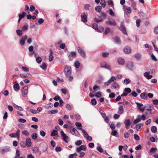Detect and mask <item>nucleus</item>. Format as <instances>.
Segmentation results:
<instances>
[{
	"instance_id": "e2e57ef3",
	"label": "nucleus",
	"mask_w": 158,
	"mask_h": 158,
	"mask_svg": "<svg viewBox=\"0 0 158 158\" xmlns=\"http://www.w3.org/2000/svg\"><path fill=\"white\" fill-rule=\"evenodd\" d=\"M109 14L113 16H114L115 15L114 12L111 9L109 10Z\"/></svg>"
},
{
	"instance_id": "13d9d810",
	"label": "nucleus",
	"mask_w": 158,
	"mask_h": 158,
	"mask_svg": "<svg viewBox=\"0 0 158 158\" xmlns=\"http://www.w3.org/2000/svg\"><path fill=\"white\" fill-rule=\"evenodd\" d=\"M119 117L120 115L119 114H114L113 117L114 119H116L118 118Z\"/></svg>"
},
{
	"instance_id": "79ce46f5",
	"label": "nucleus",
	"mask_w": 158,
	"mask_h": 158,
	"mask_svg": "<svg viewBox=\"0 0 158 158\" xmlns=\"http://www.w3.org/2000/svg\"><path fill=\"white\" fill-rule=\"evenodd\" d=\"M36 60L38 63H40L41 62L42 59L40 57H38L36 58Z\"/></svg>"
},
{
	"instance_id": "6e6552de",
	"label": "nucleus",
	"mask_w": 158,
	"mask_h": 158,
	"mask_svg": "<svg viewBox=\"0 0 158 158\" xmlns=\"http://www.w3.org/2000/svg\"><path fill=\"white\" fill-rule=\"evenodd\" d=\"M77 50L81 56L83 57H85L86 54L85 51L83 50L81 48L78 47Z\"/></svg>"
},
{
	"instance_id": "0eeeda50",
	"label": "nucleus",
	"mask_w": 158,
	"mask_h": 158,
	"mask_svg": "<svg viewBox=\"0 0 158 158\" xmlns=\"http://www.w3.org/2000/svg\"><path fill=\"white\" fill-rule=\"evenodd\" d=\"M28 87L25 86L23 87L21 89L22 95L25 97L28 93Z\"/></svg>"
},
{
	"instance_id": "052dcab7",
	"label": "nucleus",
	"mask_w": 158,
	"mask_h": 158,
	"mask_svg": "<svg viewBox=\"0 0 158 158\" xmlns=\"http://www.w3.org/2000/svg\"><path fill=\"white\" fill-rule=\"evenodd\" d=\"M97 150L101 153L103 152V149L100 147L98 146L97 148Z\"/></svg>"
},
{
	"instance_id": "a211bd4d",
	"label": "nucleus",
	"mask_w": 158,
	"mask_h": 158,
	"mask_svg": "<svg viewBox=\"0 0 158 158\" xmlns=\"http://www.w3.org/2000/svg\"><path fill=\"white\" fill-rule=\"evenodd\" d=\"M20 76L21 78H23L30 77H31V75L30 73H27L25 75L21 74L20 75Z\"/></svg>"
},
{
	"instance_id": "e433bc0d",
	"label": "nucleus",
	"mask_w": 158,
	"mask_h": 158,
	"mask_svg": "<svg viewBox=\"0 0 158 158\" xmlns=\"http://www.w3.org/2000/svg\"><path fill=\"white\" fill-rule=\"evenodd\" d=\"M100 89V87L97 85H95L93 87V89L94 91H96Z\"/></svg>"
},
{
	"instance_id": "473e14b6",
	"label": "nucleus",
	"mask_w": 158,
	"mask_h": 158,
	"mask_svg": "<svg viewBox=\"0 0 158 158\" xmlns=\"http://www.w3.org/2000/svg\"><path fill=\"white\" fill-rule=\"evenodd\" d=\"M40 67L44 70H46L47 69V65L45 63H43L40 65Z\"/></svg>"
},
{
	"instance_id": "bf43d9fd",
	"label": "nucleus",
	"mask_w": 158,
	"mask_h": 158,
	"mask_svg": "<svg viewBox=\"0 0 158 158\" xmlns=\"http://www.w3.org/2000/svg\"><path fill=\"white\" fill-rule=\"evenodd\" d=\"M109 53L107 52H104L102 54V56L103 57H107L108 56Z\"/></svg>"
},
{
	"instance_id": "393cba45",
	"label": "nucleus",
	"mask_w": 158,
	"mask_h": 158,
	"mask_svg": "<svg viewBox=\"0 0 158 158\" xmlns=\"http://www.w3.org/2000/svg\"><path fill=\"white\" fill-rule=\"evenodd\" d=\"M114 41L116 43V44H119L121 43V40L120 38L118 37H115L114 38Z\"/></svg>"
},
{
	"instance_id": "6e6d98bb",
	"label": "nucleus",
	"mask_w": 158,
	"mask_h": 158,
	"mask_svg": "<svg viewBox=\"0 0 158 158\" xmlns=\"http://www.w3.org/2000/svg\"><path fill=\"white\" fill-rule=\"evenodd\" d=\"M18 121L19 122L23 123H25L26 122V120L25 119L22 118H19Z\"/></svg>"
},
{
	"instance_id": "338daca9",
	"label": "nucleus",
	"mask_w": 158,
	"mask_h": 158,
	"mask_svg": "<svg viewBox=\"0 0 158 158\" xmlns=\"http://www.w3.org/2000/svg\"><path fill=\"white\" fill-rule=\"evenodd\" d=\"M77 156V154L76 153L71 154L69 155V158H73L74 156Z\"/></svg>"
},
{
	"instance_id": "4c0bfd02",
	"label": "nucleus",
	"mask_w": 158,
	"mask_h": 158,
	"mask_svg": "<svg viewBox=\"0 0 158 158\" xmlns=\"http://www.w3.org/2000/svg\"><path fill=\"white\" fill-rule=\"evenodd\" d=\"M91 102L93 106L96 105L97 104L96 100L95 99H92L91 100Z\"/></svg>"
},
{
	"instance_id": "774afa93",
	"label": "nucleus",
	"mask_w": 158,
	"mask_h": 158,
	"mask_svg": "<svg viewBox=\"0 0 158 158\" xmlns=\"http://www.w3.org/2000/svg\"><path fill=\"white\" fill-rule=\"evenodd\" d=\"M154 32L156 34H158V27H156L154 30Z\"/></svg>"
},
{
	"instance_id": "b1692460",
	"label": "nucleus",
	"mask_w": 158,
	"mask_h": 158,
	"mask_svg": "<svg viewBox=\"0 0 158 158\" xmlns=\"http://www.w3.org/2000/svg\"><path fill=\"white\" fill-rule=\"evenodd\" d=\"M58 134V131L56 130H53L51 132V136H54L56 135H57Z\"/></svg>"
},
{
	"instance_id": "c9c22d12",
	"label": "nucleus",
	"mask_w": 158,
	"mask_h": 158,
	"mask_svg": "<svg viewBox=\"0 0 158 158\" xmlns=\"http://www.w3.org/2000/svg\"><path fill=\"white\" fill-rule=\"evenodd\" d=\"M16 156L14 158H19V157L20 156V153H19V150L17 149L16 151Z\"/></svg>"
},
{
	"instance_id": "72a5a7b5",
	"label": "nucleus",
	"mask_w": 158,
	"mask_h": 158,
	"mask_svg": "<svg viewBox=\"0 0 158 158\" xmlns=\"http://www.w3.org/2000/svg\"><path fill=\"white\" fill-rule=\"evenodd\" d=\"M17 35L19 36H21L23 34V32L22 30H18L16 31Z\"/></svg>"
},
{
	"instance_id": "39448f33",
	"label": "nucleus",
	"mask_w": 158,
	"mask_h": 158,
	"mask_svg": "<svg viewBox=\"0 0 158 158\" xmlns=\"http://www.w3.org/2000/svg\"><path fill=\"white\" fill-rule=\"evenodd\" d=\"M20 130L19 129H18L16 133H12L10 135V136L11 137H17L19 138L20 137Z\"/></svg>"
},
{
	"instance_id": "cd10ccee",
	"label": "nucleus",
	"mask_w": 158,
	"mask_h": 158,
	"mask_svg": "<svg viewBox=\"0 0 158 158\" xmlns=\"http://www.w3.org/2000/svg\"><path fill=\"white\" fill-rule=\"evenodd\" d=\"M26 15V13L24 12H23L22 14L19 15V18L22 19Z\"/></svg>"
},
{
	"instance_id": "412c9836",
	"label": "nucleus",
	"mask_w": 158,
	"mask_h": 158,
	"mask_svg": "<svg viewBox=\"0 0 158 158\" xmlns=\"http://www.w3.org/2000/svg\"><path fill=\"white\" fill-rule=\"evenodd\" d=\"M140 97L141 98L145 99L147 98L148 95L146 93L144 92L141 94Z\"/></svg>"
},
{
	"instance_id": "bb28decb",
	"label": "nucleus",
	"mask_w": 158,
	"mask_h": 158,
	"mask_svg": "<svg viewBox=\"0 0 158 158\" xmlns=\"http://www.w3.org/2000/svg\"><path fill=\"white\" fill-rule=\"evenodd\" d=\"M22 134L25 135L27 136H29L30 135V133L27 130H24L22 131Z\"/></svg>"
},
{
	"instance_id": "8fccbe9b",
	"label": "nucleus",
	"mask_w": 158,
	"mask_h": 158,
	"mask_svg": "<svg viewBox=\"0 0 158 158\" xmlns=\"http://www.w3.org/2000/svg\"><path fill=\"white\" fill-rule=\"evenodd\" d=\"M124 91L127 93H129L131 92V89L129 88H126L125 89Z\"/></svg>"
},
{
	"instance_id": "2f4dec72",
	"label": "nucleus",
	"mask_w": 158,
	"mask_h": 158,
	"mask_svg": "<svg viewBox=\"0 0 158 158\" xmlns=\"http://www.w3.org/2000/svg\"><path fill=\"white\" fill-rule=\"evenodd\" d=\"M151 130L152 132L155 133L157 132V128L156 126H153L152 127Z\"/></svg>"
},
{
	"instance_id": "ea45409f",
	"label": "nucleus",
	"mask_w": 158,
	"mask_h": 158,
	"mask_svg": "<svg viewBox=\"0 0 158 158\" xmlns=\"http://www.w3.org/2000/svg\"><path fill=\"white\" fill-rule=\"evenodd\" d=\"M82 133H83L84 136L85 138H86L89 136L88 134L85 130H82Z\"/></svg>"
},
{
	"instance_id": "9d476101",
	"label": "nucleus",
	"mask_w": 158,
	"mask_h": 158,
	"mask_svg": "<svg viewBox=\"0 0 158 158\" xmlns=\"http://www.w3.org/2000/svg\"><path fill=\"white\" fill-rule=\"evenodd\" d=\"M86 148L84 145H81L79 148H77L76 151L77 152H80L81 150H83L85 151L86 150Z\"/></svg>"
},
{
	"instance_id": "58836bf2",
	"label": "nucleus",
	"mask_w": 158,
	"mask_h": 158,
	"mask_svg": "<svg viewBox=\"0 0 158 158\" xmlns=\"http://www.w3.org/2000/svg\"><path fill=\"white\" fill-rule=\"evenodd\" d=\"M31 137L33 139H35L37 138V135L36 133H33L31 135Z\"/></svg>"
},
{
	"instance_id": "c85d7f7f",
	"label": "nucleus",
	"mask_w": 158,
	"mask_h": 158,
	"mask_svg": "<svg viewBox=\"0 0 158 158\" xmlns=\"http://www.w3.org/2000/svg\"><path fill=\"white\" fill-rule=\"evenodd\" d=\"M102 8V6H97L95 7V10L97 12H101Z\"/></svg>"
},
{
	"instance_id": "ddd939ff",
	"label": "nucleus",
	"mask_w": 158,
	"mask_h": 158,
	"mask_svg": "<svg viewBox=\"0 0 158 158\" xmlns=\"http://www.w3.org/2000/svg\"><path fill=\"white\" fill-rule=\"evenodd\" d=\"M31 139L29 138H27L26 140V145L28 147L31 146Z\"/></svg>"
},
{
	"instance_id": "f3484780",
	"label": "nucleus",
	"mask_w": 158,
	"mask_h": 158,
	"mask_svg": "<svg viewBox=\"0 0 158 158\" xmlns=\"http://www.w3.org/2000/svg\"><path fill=\"white\" fill-rule=\"evenodd\" d=\"M118 63L120 65H123L125 63V60L123 58H119L118 59Z\"/></svg>"
},
{
	"instance_id": "20e7f679",
	"label": "nucleus",
	"mask_w": 158,
	"mask_h": 158,
	"mask_svg": "<svg viewBox=\"0 0 158 158\" xmlns=\"http://www.w3.org/2000/svg\"><path fill=\"white\" fill-rule=\"evenodd\" d=\"M70 132L72 134L78 136H80V134L75 128L70 127Z\"/></svg>"
},
{
	"instance_id": "4468645a",
	"label": "nucleus",
	"mask_w": 158,
	"mask_h": 158,
	"mask_svg": "<svg viewBox=\"0 0 158 158\" xmlns=\"http://www.w3.org/2000/svg\"><path fill=\"white\" fill-rule=\"evenodd\" d=\"M123 51L125 53L128 54L131 52V49L130 47L126 46L124 48Z\"/></svg>"
},
{
	"instance_id": "680f3d73",
	"label": "nucleus",
	"mask_w": 158,
	"mask_h": 158,
	"mask_svg": "<svg viewBox=\"0 0 158 158\" xmlns=\"http://www.w3.org/2000/svg\"><path fill=\"white\" fill-rule=\"evenodd\" d=\"M20 145L22 147L24 148L26 146V144L24 142L22 141L20 142Z\"/></svg>"
},
{
	"instance_id": "423d86ee",
	"label": "nucleus",
	"mask_w": 158,
	"mask_h": 158,
	"mask_svg": "<svg viewBox=\"0 0 158 158\" xmlns=\"http://www.w3.org/2000/svg\"><path fill=\"white\" fill-rule=\"evenodd\" d=\"M100 66L101 67H104L109 70L111 69L110 66L105 61H102L101 63Z\"/></svg>"
},
{
	"instance_id": "7c9ffc66",
	"label": "nucleus",
	"mask_w": 158,
	"mask_h": 158,
	"mask_svg": "<svg viewBox=\"0 0 158 158\" xmlns=\"http://www.w3.org/2000/svg\"><path fill=\"white\" fill-rule=\"evenodd\" d=\"M111 86L114 88H116L119 87V85L116 82H114L112 84Z\"/></svg>"
},
{
	"instance_id": "49530a36",
	"label": "nucleus",
	"mask_w": 158,
	"mask_h": 158,
	"mask_svg": "<svg viewBox=\"0 0 158 158\" xmlns=\"http://www.w3.org/2000/svg\"><path fill=\"white\" fill-rule=\"evenodd\" d=\"M116 79L115 77L112 76L109 80L111 83L112 82L114 81V80H116Z\"/></svg>"
},
{
	"instance_id": "f8f14e48",
	"label": "nucleus",
	"mask_w": 158,
	"mask_h": 158,
	"mask_svg": "<svg viewBox=\"0 0 158 158\" xmlns=\"http://www.w3.org/2000/svg\"><path fill=\"white\" fill-rule=\"evenodd\" d=\"M15 84L13 85V88L15 91H17L20 89L19 86L16 81H15Z\"/></svg>"
},
{
	"instance_id": "0e129e2a",
	"label": "nucleus",
	"mask_w": 158,
	"mask_h": 158,
	"mask_svg": "<svg viewBox=\"0 0 158 158\" xmlns=\"http://www.w3.org/2000/svg\"><path fill=\"white\" fill-rule=\"evenodd\" d=\"M90 6V5L89 4H85L84 6V8L85 10H88L89 7Z\"/></svg>"
},
{
	"instance_id": "aec40b11",
	"label": "nucleus",
	"mask_w": 158,
	"mask_h": 158,
	"mask_svg": "<svg viewBox=\"0 0 158 158\" xmlns=\"http://www.w3.org/2000/svg\"><path fill=\"white\" fill-rule=\"evenodd\" d=\"M127 67L131 70L134 67V65L131 62H128L127 63Z\"/></svg>"
},
{
	"instance_id": "1a4fd4ad",
	"label": "nucleus",
	"mask_w": 158,
	"mask_h": 158,
	"mask_svg": "<svg viewBox=\"0 0 158 158\" xmlns=\"http://www.w3.org/2000/svg\"><path fill=\"white\" fill-rule=\"evenodd\" d=\"M81 20L82 22L85 23L87 21V15L85 14V13H83L81 14Z\"/></svg>"
},
{
	"instance_id": "5701e85b",
	"label": "nucleus",
	"mask_w": 158,
	"mask_h": 158,
	"mask_svg": "<svg viewBox=\"0 0 158 158\" xmlns=\"http://www.w3.org/2000/svg\"><path fill=\"white\" fill-rule=\"evenodd\" d=\"M118 113L120 114H121L123 113V107L122 106H120L118 108Z\"/></svg>"
},
{
	"instance_id": "5fc2aeb1",
	"label": "nucleus",
	"mask_w": 158,
	"mask_h": 158,
	"mask_svg": "<svg viewBox=\"0 0 158 158\" xmlns=\"http://www.w3.org/2000/svg\"><path fill=\"white\" fill-rule=\"evenodd\" d=\"M117 133V132L116 131L113 130L111 132V135L113 136H115Z\"/></svg>"
},
{
	"instance_id": "69168bd1",
	"label": "nucleus",
	"mask_w": 158,
	"mask_h": 158,
	"mask_svg": "<svg viewBox=\"0 0 158 158\" xmlns=\"http://www.w3.org/2000/svg\"><path fill=\"white\" fill-rule=\"evenodd\" d=\"M66 107L68 110H71V106L69 104H67L66 106Z\"/></svg>"
},
{
	"instance_id": "6ab92c4d",
	"label": "nucleus",
	"mask_w": 158,
	"mask_h": 158,
	"mask_svg": "<svg viewBox=\"0 0 158 158\" xmlns=\"http://www.w3.org/2000/svg\"><path fill=\"white\" fill-rule=\"evenodd\" d=\"M102 115L104 119V120L106 122L108 123L109 121L108 118L106 116V114L105 113H102Z\"/></svg>"
},
{
	"instance_id": "2eb2a0df",
	"label": "nucleus",
	"mask_w": 158,
	"mask_h": 158,
	"mask_svg": "<svg viewBox=\"0 0 158 158\" xmlns=\"http://www.w3.org/2000/svg\"><path fill=\"white\" fill-rule=\"evenodd\" d=\"M124 123L125 124L126 128L128 130L129 129V126L131 124V123L129 119L125 120Z\"/></svg>"
},
{
	"instance_id": "a19ab883",
	"label": "nucleus",
	"mask_w": 158,
	"mask_h": 158,
	"mask_svg": "<svg viewBox=\"0 0 158 158\" xmlns=\"http://www.w3.org/2000/svg\"><path fill=\"white\" fill-rule=\"evenodd\" d=\"M80 66V64L79 61H77L75 63V66L76 68H78Z\"/></svg>"
},
{
	"instance_id": "a18cd8bd",
	"label": "nucleus",
	"mask_w": 158,
	"mask_h": 158,
	"mask_svg": "<svg viewBox=\"0 0 158 158\" xmlns=\"http://www.w3.org/2000/svg\"><path fill=\"white\" fill-rule=\"evenodd\" d=\"M134 137L135 139L136 140L138 141V140H139L140 139L139 137V136L137 134H134Z\"/></svg>"
},
{
	"instance_id": "c03bdc74",
	"label": "nucleus",
	"mask_w": 158,
	"mask_h": 158,
	"mask_svg": "<svg viewBox=\"0 0 158 158\" xmlns=\"http://www.w3.org/2000/svg\"><path fill=\"white\" fill-rule=\"evenodd\" d=\"M101 15L99 17L100 18L103 17H106V14L104 12H101L100 13Z\"/></svg>"
},
{
	"instance_id": "f03ea898",
	"label": "nucleus",
	"mask_w": 158,
	"mask_h": 158,
	"mask_svg": "<svg viewBox=\"0 0 158 158\" xmlns=\"http://www.w3.org/2000/svg\"><path fill=\"white\" fill-rule=\"evenodd\" d=\"M92 27L95 30H98L99 31L101 32L103 31L104 28L102 26L99 27V28H98V25L97 23H94L92 25Z\"/></svg>"
},
{
	"instance_id": "09e8293b",
	"label": "nucleus",
	"mask_w": 158,
	"mask_h": 158,
	"mask_svg": "<svg viewBox=\"0 0 158 158\" xmlns=\"http://www.w3.org/2000/svg\"><path fill=\"white\" fill-rule=\"evenodd\" d=\"M141 22V20L139 19H138L136 20V26L137 27H139Z\"/></svg>"
},
{
	"instance_id": "4be33fe9",
	"label": "nucleus",
	"mask_w": 158,
	"mask_h": 158,
	"mask_svg": "<svg viewBox=\"0 0 158 158\" xmlns=\"http://www.w3.org/2000/svg\"><path fill=\"white\" fill-rule=\"evenodd\" d=\"M119 29L120 31H122L123 34H127L126 28L123 26H121Z\"/></svg>"
},
{
	"instance_id": "3c124183",
	"label": "nucleus",
	"mask_w": 158,
	"mask_h": 158,
	"mask_svg": "<svg viewBox=\"0 0 158 158\" xmlns=\"http://www.w3.org/2000/svg\"><path fill=\"white\" fill-rule=\"evenodd\" d=\"M157 150V149L156 148H152L150 150V152L152 153H154L156 152Z\"/></svg>"
},
{
	"instance_id": "f704fd0d",
	"label": "nucleus",
	"mask_w": 158,
	"mask_h": 158,
	"mask_svg": "<svg viewBox=\"0 0 158 158\" xmlns=\"http://www.w3.org/2000/svg\"><path fill=\"white\" fill-rule=\"evenodd\" d=\"M100 4L104 8L106 6V2L104 0H101V1Z\"/></svg>"
},
{
	"instance_id": "603ef678",
	"label": "nucleus",
	"mask_w": 158,
	"mask_h": 158,
	"mask_svg": "<svg viewBox=\"0 0 158 158\" xmlns=\"http://www.w3.org/2000/svg\"><path fill=\"white\" fill-rule=\"evenodd\" d=\"M40 134L41 136L43 137L44 136L46 135V133L43 131H41Z\"/></svg>"
},
{
	"instance_id": "a878e982",
	"label": "nucleus",
	"mask_w": 158,
	"mask_h": 158,
	"mask_svg": "<svg viewBox=\"0 0 158 158\" xmlns=\"http://www.w3.org/2000/svg\"><path fill=\"white\" fill-rule=\"evenodd\" d=\"M140 115H138V118L135 119L133 121V123L134 124H135L138 123L140 121Z\"/></svg>"
},
{
	"instance_id": "7ed1b4c3",
	"label": "nucleus",
	"mask_w": 158,
	"mask_h": 158,
	"mask_svg": "<svg viewBox=\"0 0 158 158\" xmlns=\"http://www.w3.org/2000/svg\"><path fill=\"white\" fill-rule=\"evenodd\" d=\"M60 134L61 136L63 137V141L66 142V143H68L69 141V137L66 135L65 134L63 131H61L60 132Z\"/></svg>"
},
{
	"instance_id": "9b49d317",
	"label": "nucleus",
	"mask_w": 158,
	"mask_h": 158,
	"mask_svg": "<svg viewBox=\"0 0 158 158\" xmlns=\"http://www.w3.org/2000/svg\"><path fill=\"white\" fill-rule=\"evenodd\" d=\"M27 38V37L26 35L22 37L20 41V44L22 45H23L25 43V41Z\"/></svg>"
},
{
	"instance_id": "4d7b16f0",
	"label": "nucleus",
	"mask_w": 158,
	"mask_h": 158,
	"mask_svg": "<svg viewBox=\"0 0 158 158\" xmlns=\"http://www.w3.org/2000/svg\"><path fill=\"white\" fill-rule=\"evenodd\" d=\"M82 143V141L81 140H79L78 141H77L75 143V144L76 145L79 146Z\"/></svg>"
},
{
	"instance_id": "f257e3e1",
	"label": "nucleus",
	"mask_w": 158,
	"mask_h": 158,
	"mask_svg": "<svg viewBox=\"0 0 158 158\" xmlns=\"http://www.w3.org/2000/svg\"><path fill=\"white\" fill-rule=\"evenodd\" d=\"M64 72L66 76L69 77L70 76L71 74V67L70 66H67L65 67L64 70Z\"/></svg>"
},
{
	"instance_id": "de8ad7c7",
	"label": "nucleus",
	"mask_w": 158,
	"mask_h": 158,
	"mask_svg": "<svg viewBox=\"0 0 158 158\" xmlns=\"http://www.w3.org/2000/svg\"><path fill=\"white\" fill-rule=\"evenodd\" d=\"M102 96L100 92H97L96 93L95 95V96H96V97L99 98L100 97Z\"/></svg>"
},
{
	"instance_id": "864d4df0",
	"label": "nucleus",
	"mask_w": 158,
	"mask_h": 158,
	"mask_svg": "<svg viewBox=\"0 0 158 158\" xmlns=\"http://www.w3.org/2000/svg\"><path fill=\"white\" fill-rule=\"evenodd\" d=\"M110 28L109 27H107L106 29V30H105L104 33L105 34H108L110 32Z\"/></svg>"
},
{
	"instance_id": "dca6fc26",
	"label": "nucleus",
	"mask_w": 158,
	"mask_h": 158,
	"mask_svg": "<svg viewBox=\"0 0 158 158\" xmlns=\"http://www.w3.org/2000/svg\"><path fill=\"white\" fill-rule=\"evenodd\" d=\"M107 24H109L111 25H116V23L114 20H109L106 22Z\"/></svg>"
},
{
	"instance_id": "c756f323",
	"label": "nucleus",
	"mask_w": 158,
	"mask_h": 158,
	"mask_svg": "<svg viewBox=\"0 0 158 158\" xmlns=\"http://www.w3.org/2000/svg\"><path fill=\"white\" fill-rule=\"evenodd\" d=\"M53 54V52L52 51L50 52V54L49 56V61H51L53 60V56L52 55Z\"/></svg>"
},
{
	"instance_id": "37998d69",
	"label": "nucleus",
	"mask_w": 158,
	"mask_h": 158,
	"mask_svg": "<svg viewBox=\"0 0 158 158\" xmlns=\"http://www.w3.org/2000/svg\"><path fill=\"white\" fill-rule=\"evenodd\" d=\"M124 83L126 85L128 84L131 82L130 80L129 79H125L124 81Z\"/></svg>"
}]
</instances>
